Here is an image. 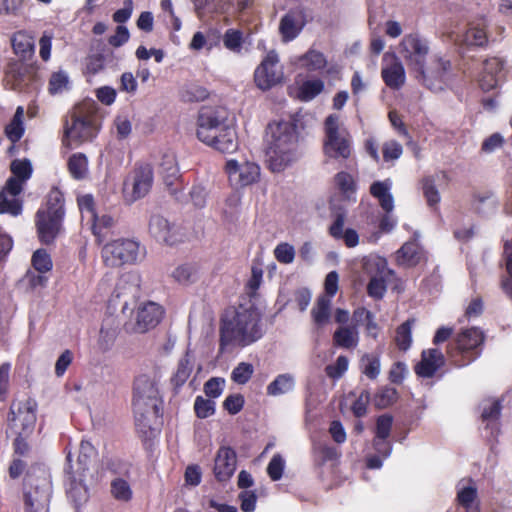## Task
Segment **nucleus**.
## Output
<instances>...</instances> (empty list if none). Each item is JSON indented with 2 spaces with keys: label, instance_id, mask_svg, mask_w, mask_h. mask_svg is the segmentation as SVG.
Instances as JSON below:
<instances>
[{
  "label": "nucleus",
  "instance_id": "obj_46",
  "mask_svg": "<svg viewBox=\"0 0 512 512\" xmlns=\"http://www.w3.org/2000/svg\"><path fill=\"white\" fill-rule=\"evenodd\" d=\"M481 417L483 421L493 423L498 420L501 413V404L498 400L488 399L482 404Z\"/></svg>",
  "mask_w": 512,
  "mask_h": 512
},
{
  "label": "nucleus",
  "instance_id": "obj_33",
  "mask_svg": "<svg viewBox=\"0 0 512 512\" xmlns=\"http://www.w3.org/2000/svg\"><path fill=\"white\" fill-rule=\"evenodd\" d=\"M421 255V248L414 239L402 245L397 251L396 259L399 265L414 266L420 261Z\"/></svg>",
  "mask_w": 512,
  "mask_h": 512
},
{
  "label": "nucleus",
  "instance_id": "obj_28",
  "mask_svg": "<svg viewBox=\"0 0 512 512\" xmlns=\"http://www.w3.org/2000/svg\"><path fill=\"white\" fill-rule=\"evenodd\" d=\"M392 181L386 179L384 181H375L370 186L371 195L376 198L381 208L386 213H391L394 209V198L391 194Z\"/></svg>",
  "mask_w": 512,
  "mask_h": 512
},
{
  "label": "nucleus",
  "instance_id": "obj_34",
  "mask_svg": "<svg viewBox=\"0 0 512 512\" xmlns=\"http://www.w3.org/2000/svg\"><path fill=\"white\" fill-rule=\"evenodd\" d=\"M295 388V378L290 373L279 374L266 388L269 396L277 397L290 393Z\"/></svg>",
  "mask_w": 512,
  "mask_h": 512
},
{
  "label": "nucleus",
  "instance_id": "obj_63",
  "mask_svg": "<svg viewBox=\"0 0 512 512\" xmlns=\"http://www.w3.org/2000/svg\"><path fill=\"white\" fill-rule=\"evenodd\" d=\"M189 197L196 208H203L206 205L208 192L203 185H193L189 191Z\"/></svg>",
  "mask_w": 512,
  "mask_h": 512
},
{
  "label": "nucleus",
  "instance_id": "obj_6",
  "mask_svg": "<svg viewBox=\"0 0 512 512\" xmlns=\"http://www.w3.org/2000/svg\"><path fill=\"white\" fill-rule=\"evenodd\" d=\"M324 154L329 158L347 159L352 152V137L339 122L337 115H329L324 122Z\"/></svg>",
  "mask_w": 512,
  "mask_h": 512
},
{
  "label": "nucleus",
  "instance_id": "obj_3",
  "mask_svg": "<svg viewBox=\"0 0 512 512\" xmlns=\"http://www.w3.org/2000/svg\"><path fill=\"white\" fill-rule=\"evenodd\" d=\"M296 126L289 121L270 123L267 127L266 157L273 172L285 170L297 159Z\"/></svg>",
  "mask_w": 512,
  "mask_h": 512
},
{
  "label": "nucleus",
  "instance_id": "obj_51",
  "mask_svg": "<svg viewBox=\"0 0 512 512\" xmlns=\"http://www.w3.org/2000/svg\"><path fill=\"white\" fill-rule=\"evenodd\" d=\"M32 265L38 272L45 273L51 270L52 260L45 250L38 249L32 256Z\"/></svg>",
  "mask_w": 512,
  "mask_h": 512
},
{
  "label": "nucleus",
  "instance_id": "obj_62",
  "mask_svg": "<svg viewBox=\"0 0 512 512\" xmlns=\"http://www.w3.org/2000/svg\"><path fill=\"white\" fill-rule=\"evenodd\" d=\"M284 467H285V462H284V459L282 458V456L279 454H275L271 458V460L267 466V473H268L269 477L271 478V480H273V481L280 480L283 475Z\"/></svg>",
  "mask_w": 512,
  "mask_h": 512
},
{
  "label": "nucleus",
  "instance_id": "obj_5",
  "mask_svg": "<svg viewBox=\"0 0 512 512\" xmlns=\"http://www.w3.org/2000/svg\"><path fill=\"white\" fill-rule=\"evenodd\" d=\"M64 196L58 188H52L44 205L36 213L35 223L41 242L50 244L59 234L65 215Z\"/></svg>",
  "mask_w": 512,
  "mask_h": 512
},
{
  "label": "nucleus",
  "instance_id": "obj_39",
  "mask_svg": "<svg viewBox=\"0 0 512 512\" xmlns=\"http://www.w3.org/2000/svg\"><path fill=\"white\" fill-rule=\"evenodd\" d=\"M68 169L75 179H83L88 172V160L82 153L73 154L68 161Z\"/></svg>",
  "mask_w": 512,
  "mask_h": 512
},
{
  "label": "nucleus",
  "instance_id": "obj_57",
  "mask_svg": "<svg viewBox=\"0 0 512 512\" xmlns=\"http://www.w3.org/2000/svg\"><path fill=\"white\" fill-rule=\"evenodd\" d=\"M389 277L371 278L367 285V293L370 297L381 299L387 289L386 282Z\"/></svg>",
  "mask_w": 512,
  "mask_h": 512
},
{
  "label": "nucleus",
  "instance_id": "obj_64",
  "mask_svg": "<svg viewBox=\"0 0 512 512\" xmlns=\"http://www.w3.org/2000/svg\"><path fill=\"white\" fill-rule=\"evenodd\" d=\"M477 496V489L474 486H467L459 489L457 493V499L460 505L465 507L467 510L471 507Z\"/></svg>",
  "mask_w": 512,
  "mask_h": 512
},
{
  "label": "nucleus",
  "instance_id": "obj_53",
  "mask_svg": "<svg viewBox=\"0 0 512 512\" xmlns=\"http://www.w3.org/2000/svg\"><path fill=\"white\" fill-rule=\"evenodd\" d=\"M194 410L199 418H207L214 414L215 402L202 396H197L194 402Z\"/></svg>",
  "mask_w": 512,
  "mask_h": 512
},
{
  "label": "nucleus",
  "instance_id": "obj_12",
  "mask_svg": "<svg viewBox=\"0 0 512 512\" xmlns=\"http://www.w3.org/2000/svg\"><path fill=\"white\" fill-rule=\"evenodd\" d=\"M36 402L32 399H26L11 405L9 428L15 435L29 436L36 424Z\"/></svg>",
  "mask_w": 512,
  "mask_h": 512
},
{
  "label": "nucleus",
  "instance_id": "obj_27",
  "mask_svg": "<svg viewBox=\"0 0 512 512\" xmlns=\"http://www.w3.org/2000/svg\"><path fill=\"white\" fill-rule=\"evenodd\" d=\"M359 340L360 336L356 324L339 326L333 333V343L340 348L354 349L358 346Z\"/></svg>",
  "mask_w": 512,
  "mask_h": 512
},
{
  "label": "nucleus",
  "instance_id": "obj_8",
  "mask_svg": "<svg viewBox=\"0 0 512 512\" xmlns=\"http://www.w3.org/2000/svg\"><path fill=\"white\" fill-rule=\"evenodd\" d=\"M101 255L106 266L120 267L125 264H134L143 259L144 251L134 240L118 239L105 244Z\"/></svg>",
  "mask_w": 512,
  "mask_h": 512
},
{
  "label": "nucleus",
  "instance_id": "obj_36",
  "mask_svg": "<svg viewBox=\"0 0 512 512\" xmlns=\"http://www.w3.org/2000/svg\"><path fill=\"white\" fill-rule=\"evenodd\" d=\"M311 316L317 326L326 325L331 316V299L327 296H319L311 310Z\"/></svg>",
  "mask_w": 512,
  "mask_h": 512
},
{
  "label": "nucleus",
  "instance_id": "obj_14",
  "mask_svg": "<svg viewBox=\"0 0 512 512\" xmlns=\"http://www.w3.org/2000/svg\"><path fill=\"white\" fill-rule=\"evenodd\" d=\"M450 69L449 60L434 56L428 66L423 65V73H416V78L431 90H442Z\"/></svg>",
  "mask_w": 512,
  "mask_h": 512
},
{
  "label": "nucleus",
  "instance_id": "obj_15",
  "mask_svg": "<svg viewBox=\"0 0 512 512\" xmlns=\"http://www.w3.org/2000/svg\"><path fill=\"white\" fill-rule=\"evenodd\" d=\"M52 494V485L43 477L36 484L30 483V490L25 494L26 512H48Z\"/></svg>",
  "mask_w": 512,
  "mask_h": 512
},
{
  "label": "nucleus",
  "instance_id": "obj_20",
  "mask_svg": "<svg viewBox=\"0 0 512 512\" xmlns=\"http://www.w3.org/2000/svg\"><path fill=\"white\" fill-rule=\"evenodd\" d=\"M505 78L504 61L498 57L486 59L483 71L479 78V85L482 90L490 91L496 88Z\"/></svg>",
  "mask_w": 512,
  "mask_h": 512
},
{
  "label": "nucleus",
  "instance_id": "obj_52",
  "mask_svg": "<svg viewBox=\"0 0 512 512\" xmlns=\"http://www.w3.org/2000/svg\"><path fill=\"white\" fill-rule=\"evenodd\" d=\"M398 397L397 390L393 387L382 388L375 396V404L380 408H386L392 405Z\"/></svg>",
  "mask_w": 512,
  "mask_h": 512
},
{
  "label": "nucleus",
  "instance_id": "obj_41",
  "mask_svg": "<svg viewBox=\"0 0 512 512\" xmlns=\"http://www.w3.org/2000/svg\"><path fill=\"white\" fill-rule=\"evenodd\" d=\"M361 371L369 379H376L380 374V358L377 355L364 354L360 360Z\"/></svg>",
  "mask_w": 512,
  "mask_h": 512
},
{
  "label": "nucleus",
  "instance_id": "obj_49",
  "mask_svg": "<svg viewBox=\"0 0 512 512\" xmlns=\"http://www.w3.org/2000/svg\"><path fill=\"white\" fill-rule=\"evenodd\" d=\"M69 88V77L64 71H58L51 75L49 81V92L51 94H59Z\"/></svg>",
  "mask_w": 512,
  "mask_h": 512
},
{
  "label": "nucleus",
  "instance_id": "obj_11",
  "mask_svg": "<svg viewBox=\"0 0 512 512\" xmlns=\"http://www.w3.org/2000/svg\"><path fill=\"white\" fill-rule=\"evenodd\" d=\"M428 42L418 34H408L399 45V53L414 73H423V65L429 54Z\"/></svg>",
  "mask_w": 512,
  "mask_h": 512
},
{
  "label": "nucleus",
  "instance_id": "obj_9",
  "mask_svg": "<svg viewBox=\"0 0 512 512\" xmlns=\"http://www.w3.org/2000/svg\"><path fill=\"white\" fill-rule=\"evenodd\" d=\"M154 182L153 169L149 164L136 166L126 177L123 184L125 200L135 202L145 197L151 190Z\"/></svg>",
  "mask_w": 512,
  "mask_h": 512
},
{
  "label": "nucleus",
  "instance_id": "obj_2",
  "mask_svg": "<svg viewBox=\"0 0 512 512\" xmlns=\"http://www.w3.org/2000/svg\"><path fill=\"white\" fill-rule=\"evenodd\" d=\"M160 399L155 381L139 375L134 381L133 411L137 430L146 437L153 436L160 418Z\"/></svg>",
  "mask_w": 512,
  "mask_h": 512
},
{
  "label": "nucleus",
  "instance_id": "obj_32",
  "mask_svg": "<svg viewBox=\"0 0 512 512\" xmlns=\"http://www.w3.org/2000/svg\"><path fill=\"white\" fill-rule=\"evenodd\" d=\"M363 271L371 278L390 277L392 271L388 268L387 260L377 255H370L363 259Z\"/></svg>",
  "mask_w": 512,
  "mask_h": 512
},
{
  "label": "nucleus",
  "instance_id": "obj_60",
  "mask_svg": "<svg viewBox=\"0 0 512 512\" xmlns=\"http://www.w3.org/2000/svg\"><path fill=\"white\" fill-rule=\"evenodd\" d=\"M423 193L430 207L436 206L440 202V194L432 178L423 180Z\"/></svg>",
  "mask_w": 512,
  "mask_h": 512
},
{
  "label": "nucleus",
  "instance_id": "obj_54",
  "mask_svg": "<svg viewBox=\"0 0 512 512\" xmlns=\"http://www.w3.org/2000/svg\"><path fill=\"white\" fill-rule=\"evenodd\" d=\"M349 360L346 356L340 355L334 364L328 365L325 368V372L328 377L332 379L341 378L347 371Z\"/></svg>",
  "mask_w": 512,
  "mask_h": 512
},
{
  "label": "nucleus",
  "instance_id": "obj_7",
  "mask_svg": "<svg viewBox=\"0 0 512 512\" xmlns=\"http://www.w3.org/2000/svg\"><path fill=\"white\" fill-rule=\"evenodd\" d=\"M484 339V333L480 329L475 327L464 329L448 346L447 354L458 366L469 364L480 355Z\"/></svg>",
  "mask_w": 512,
  "mask_h": 512
},
{
  "label": "nucleus",
  "instance_id": "obj_58",
  "mask_svg": "<svg viewBox=\"0 0 512 512\" xmlns=\"http://www.w3.org/2000/svg\"><path fill=\"white\" fill-rule=\"evenodd\" d=\"M192 372V364L188 358H183L179 361L177 370L172 378L176 386L183 385L189 378Z\"/></svg>",
  "mask_w": 512,
  "mask_h": 512
},
{
  "label": "nucleus",
  "instance_id": "obj_26",
  "mask_svg": "<svg viewBox=\"0 0 512 512\" xmlns=\"http://www.w3.org/2000/svg\"><path fill=\"white\" fill-rule=\"evenodd\" d=\"M149 232L159 242L175 244L177 238L174 226L161 215H153L149 221Z\"/></svg>",
  "mask_w": 512,
  "mask_h": 512
},
{
  "label": "nucleus",
  "instance_id": "obj_29",
  "mask_svg": "<svg viewBox=\"0 0 512 512\" xmlns=\"http://www.w3.org/2000/svg\"><path fill=\"white\" fill-rule=\"evenodd\" d=\"M207 145L222 153H233L238 148V138L235 129L227 124L218 133L216 139Z\"/></svg>",
  "mask_w": 512,
  "mask_h": 512
},
{
  "label": "nucleus",
  "instance_id": "obj_21",
  "mask_svg": "<svg viewBox=\"0 0 512 512\" xmlns=\"http://www.w3.org/2000/svg\"><path fill=\"white\" fill-rule=\"evenodd\" d=\"M162 307L155 302L140 305L136 312L135 331L144 333L159 324L163 317Z\"/></svg>",
  "mask_w": 512,
  "mask_h": 512
},
{
  "label": "nucleus",
  "instance_id": "obj_48",
  "mask_svg": "<svg viewBox=\"0 0 512 512\" xmlns=\"http://www.w3.org/2000/svg\"><path fill=\"white\" fill-rule=\"evenodd\" d=\"M116 337L117 331L115 327H108L103 325L101 327L99 338L97 341L99 349L103 352L110 350L115 342Z\"/></svg>",
  "mask_w": 512,
  "mask_h": 512
},
{
  "label": "nucleus",
  "instance_id": "obj_35",
  "mask_svg": "<svg viewBox=\"0 0 512 512\" xmlns=\"http://www.w3.org/2000/svg\"><path fill=\"white\" fill-rule=\"evenodd\" d=\"M12 47L18 56L22 59H29L34 54V41L31 36L25 32H17L12 38Z\"/></svg>",
  "mask_w": 512,
  "mask_h": 512
},
{
  "label": "nucleus",
  "instance_id": "obj_40",
  "mask_svg": "<svg viewBox=\"0 0 512 512\" xmlns=\"http://www.w3.org/2000/svg\"><path fill=\"white\" fill-rule=\"evenodd\" d=\"M111 494L117 501L128 502L132 499L133 492L128 481L117 477L111 481Z\"/></svg>",
  "mask_w": 512,
  "mask_h": 512
},
{
  "label": "nucleus",
  "instance_id": "obj_37",
  "mask_svg": "<svg viewBox=\"0 0 512 512\" xmlns=\"http://www.w3.org/2000/svg\"><path fill=\"white\" fill-rule=\"evenodd\" d=\"M298 62L302 68L308 71L323 69L327 64L325 56L314 49H309L305 54L298 57Z\"/></svg>",
  "mask_w": 512,
  "mask_h": 512
},
{
  "label": "nucleus",
  "instance_id": "obj_61",
  "mask_svg": "<svg viewBox=\"0 0 512 512\" xmlns=\"http://www.w3.org/2000/svg\"><path fill=\"white\" fill-rule=\"evenodd\" d=\"M224 46L234 52H239L242 46V33L239 30L228 29L223 36Z\"/></svg>",
  "mask_w": 512,
  "mask_h": 512
},
{
  "label": "nucleus",
  "instance_id": "obj_17",
  "mask_svg": "<svg viewBox=\"0 0 512 512\" xmlns=\"http://www.w3.org/2000/svg\"><path fill=\"white\" fill-rule=\"evenodd\" d=\"M23 191L21 181L10 177L0 191V214L18 216L22 213V201L19 195Z\"/></svg>",
  "mask_w": 512,
  "mask_h": 512
},
{
  "label": "nucleus",
  "instance_id": "obj_31",
  "mask_svg": "<svg viewBox=\"0 0 512 512\" xmlns=\"http://www.w3.org/2000/svg\"><path fill=\"white\" fill-rule=\"evenodd\" d=\"M96 454L94 446L89 441H81L74 472L79 476H87L96 458Z\"/></svg>",
  "mask_w": 512,
  "mask_h": 512
},
{
  "label": "nucleus",
  "instance_id": "obj_55",
  "mask_svg": "<svg viewBox=\"0 0 512 512\" xmlns=\"http://www.w3.org/2000/svg\"><path fill=\"white\" fill-rule=\"evenodd\" d=\"M274 256L278 262L290 264L294 261L295 249L291 244L283 242L275 247Z\"/></svg>",
  "mask_w": 512,
  "mask_h": 512
},
{
  "label": "nucleus",
  "instance_id": "obj_24",
  "mask_svg": "<svg viewBox=\"0 0 512 512\" xmlns=\"http://www.w3.org/2000/svg\"><path fill=\"white\" fill-rule=\"evenodd\" d=\"M163 180L168 187L169 193L177 200L181 198L182 183L179 180V168L173 155H165L161 163Z\"/></svg>",
  "mask_w": 512,
  "mask_h": 512
},
{
  "label": "nucleus",
  "instance_id": "obj_56",
  "mask_svg": "<svg viewBox=\"0 0 512 512\" xmlns=\"http://www.w3.org/2000/svg\"><path fill=\"white\" fill-rule=\"evenodd\" d=\"M393 425V417L389 414H382L376 419L375 437L389 438Z\"/></svg>",
  "mask_w": 512,
  "mask_h": 512
},
{
  "label": "nucleus",
  "instance_id": "obj_16",
  "mask_svg": "<svg viewBox=\"0 0 512 512\" xmlns=\"http://www.w3.org/2000/svg\"><path fill=\"white\" fill-rule=\"evenodd\" d=\"M226 172L231 183L239 186H248L256 182L260 176V168L254 162H241L229 160L226 163Z\"/></svg>",
  "mask_w": 512,
  "mask_h": 512
},
{
  "label": "nucleus",
  "instance_id": "obj_43",
  "mask_svg": "<svg viewBox=\"0 0 512 512\" xmlns=\"http://www.w3.org/2000/svg\"><path fill=\"white\" fill-rule=\"evenodd\" d=\"M171 275L175 281L186 285L195 281L197 269L192 264H182L176 267Z\"/></svg>",
  "mask_w": 512,
  "mask_h": 512
},
{
  "label": "nucleus",
  "instance_id": "obj_47",
  "mask_svg": "<svg viewBox=\"0 0 512 512\" xmlns=\"http://www.w3.org/2000/svg\"><path fill=\"white\" fill-rule=\"evenodd\" d=\"M254 373L253 365L247 362L239 363L231 373V380L237 384H246Z\"/></svg>",
  "mask_w": 512,
  "mask_h": 512
},
{
  "label": "nucleus",
  "instance_id": "obj_42",
  "mask_svg": "<svg viewBox=\"0 0 512 512\" xmlns=\"http://www.w3.org/2000/svg\"><path fill=\"white\" fill-rule=\"evenodd\" d=\"M324 89V82L320 79L307 80L299 89V98L302 101H310L319 95Z\"/></svg>",
  "mask_w": 512,
  "mask_h": 512
},
{
  "label": "nucleus",
  "instance_id": "obj_44",
  "mask_svg": "<svg viewBox=\"0 0 512 512\" xmlns=\"http://www.w3.org/2000/svg\"><path fill=\"white\" fill-rule=\"evenodd\" d=\"M11 172L14 175L13 178H16L18 181H21V185L23 186L24 182H26L32 175V165L27 159H16L12 161L10 166Z\"/></svg>",
  "mask_w": 512,
  "mask_h": 512
},
{
  "label": "nucleus",
  "instance_id": "obj_4",
  "mask_svg": "<svg viewBox=\"0 0 512 512\" xmlns=\"http://www.w3.org/2000/svg\"><path fill=\"white\" fill-rule=\"evenodd\" d=\"M98 133L96 107L92 101L76 105L68 114L64 126L63 144L78 146L91 141Z\"/></svg>",
  "mask_w": 512,
  "mask_h": 512
},
{
  "label": "nucleus",
  "instance_id": "obj_23",
  "mask_svg": "<svg viewBox=\"0 0 512 512\" xmlns=\"http://www.w3.org/2000/svg\"><path fill=\"white\" fill-rule=\"evenodd\" d=\"M67 461L69 463L66 472L69 475V482L67 484L68 497L75 503L76 506L85 503L88 500L89 493L86 484L84 483L86 476H79L74 472V466L71 464V454L68 453Z\"/></svg>",
  "mask_w": 512,
  "mask_h": 512
},
{
  "label": "nucleus",
  "instance_id": "obj_25",
  "mask_svg": "<svg viewBox=\"0 0 512 512\" xmlns=\"http://www.w3.org/2000/svg\"><path fill=\"white\" fill-rule=\"evenodd\" d=\"M444 364L445 358L440 350L435 348L423 350L421 361L415 366V373L420 377L430 378Z\"/></svg>",
  "mask_w": 512,
  "mask_h": 512
},
{
  "label": "nucleus",
  "instance_id": "obj_45",
  "mask_svg": "<svg viewBox=\"0 0 512 512\" xmlns=\"http://www.w3.org/2000/svg\"><path fill=\"white\" fill-rule=\"evenodd\" d=\"M90 220L93 221V233L97 237L98 241L101 242L105 237L103 230L111 228L114 224V219L107 214L98 216L96 213H92V218Z\"/></svg>",
  "mask_w": 512,
  "mask_h": 512
},
{
  "label": "nucleus",
  "instance_id": "obj_22",
  "mask_svg": "<svg viewBox=\"0 0 512 512\" xmlns=\"http://www.w3.org/2000/svg\"><path fill=\"white\" fill-rule=\"evenodd\" d=\"M384 62L381 70L383 81L390 89H400L406 80L402 62L395 55H385Z\"/></svg>",
  "mask_w": 512,
  "mask_h": 512
},
{
  "label": "nucleus",
  "instance_id": "obj_19",
  "mask_svg": "<svg viewBox=\"0 0 512 512\" xmlns=\"http://www.w3.org/2000/svg\"><path fill=\"white\" fill-rule=\"evenodd\" d=\"M307 23L306 15L302 10H290L280 20L279 33L282 41L287 43L302 32Z\"/></svg>",
  "mask_w": 512,
  "mask_h": 512
},
{
  "label": "nucleus",
  "instance_id": "obj_13",
  "mask_svg": "<svg viewBox=\"0 0 512 512\" xmlns=\"http://www.w3.org/2000/svg\"><path fill=\"white\" fill-rule=\"evenodd\" d=\"M282 79L283 70L279 66L278 54L271 50L254 72L255 83L261 90H268L280 83Z\"/></svg>",
  "mask_w": 512,
  "mask_h": 512
},
{
  "label": "nucleus",
  "instance_id": "obj_1",
  "mask_svg": "<svg viewBox=\"0 0 512 512\" xmlns=\"http://www.w3.org/2000/svg\"><path fill=\"white\" fill-rule=\"evenodd\" d=\"M261 313L254 305L239 306L229 317L222 319L220 346L234 345L245 347L259 340L263 331L260 325Z\"/></svg>",
  "mask_w": 512,
  "mask_h": 512
},
{
  "label": "nucleus",
  "instance_id": "obj_18",
  "mask_svg": "<svg viewBox=\"0 0 512 512\" xmlns=\"http://www.w3.org/2000/svg\"><path fill=\"white\" fill-rule=\"evenodd\" d=\"M237 467V455L234 449L222 446L218 449L215 459L213 473L219 482L228 481L234 474Z\"/></svg>",
  "mask_w": 512,
  "mask_h": 512
},
{
  "label": "nucleus",
  "instance_id": "obj_50",
  "mask_svg": "<svg viewBox=\"0 0 512 512\" xmlns=\"http://www.w3.org/2000/svg\"><path fill=\"white\" fill-rule=\"evenodd\" d=\"M208 97V91L197 84H188L182 90V98L189 102L203 101Z\"/></svg>",
  "mask_w": 512,
  "mask_h": 512
},
{
  "label": "nucleus",
  "instance_id": "obj_10",
  "mask_svg": "<svg viewBox=\"0 0 512 512\" xmlns=\"http://www.w3.org/2000/svg\"><path fill=\"white\" fill-rule=\"evenodd\" d=\"M227 113L222 108L203 107L197 119V138L204 144L216 139L218 133L226 124Z\"/></svg>",
  "mask_w": 512,
  "mask_h": 512
},
{
  "label": "nucleus",
  "instance_id": "obj_59",
  "mask_svg": "<svg viewBox=\"0 0 512 512\" xmlns=\"http://www.w3.org/2000/svg\"><path fill=\"white\" fill-rule=\"evenodd\" d=\"M402 153L403 148L396 140L386 141L382 146L383 159L386 162L397 160Z\"/></svg>",
  "mask_w": 512,
  "mask_h": 512
},
{
  "label": "nucleus",
  "instance_id": "obj_30",
  "mask_svg": "<svg viewBox=\"0 0 512 512\" xmlns=\"http://www.w3.org/2000/svg\"><path fill=\"white\" fill-rule=\"evenodd\" d=\"M487 22L481 18L469 24L463 36V42L468 46H484L488 41Z\"/></svg>",
  "mask_w": 512,
  "mask_h": 512
},
{
  "label": "nucleus",
  "instance_id": "obj_38",
  "mask_svg": "<svg viewBox=\"0 0 512 512\" xmlns=\"http://www.w3.org/2000/svg\"><path fill=\"white\" fill-rule=\"evenodd\" d=\"M415 323L414 319H408L402 323L396 330L395 342L402 351H407L412 344V327Z\"/></svg>",
  "mask_w": 512,
  "mask_h": 512
}]
</instances>
